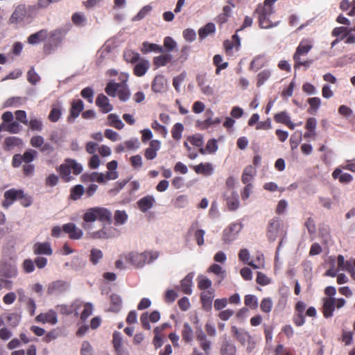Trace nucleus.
<instances>
[{
  "mask_svg": "<svg viewBox=\"0 0 355 355\" xmlns=\"http://www.w3.org/2000/svg\"><path fill=\"white\" fill-rule=\"evenodd\" d=\"M112 218L111 211L107 208L102 207H94L86 210L83 214L84 223L83 227L85 230H91L92 224L95 221L102 223H110Z\"/></svg>",
  "mask_w": 355,
  "mask_h": 355,
  "instance_id": "1",
  "label": "nucleus"
},
{
  "mask_svg": "<svg viewBox=\"0 0 355 355\" xmlns=\"http://www.w3.org/2000/svg\"><path fill=\"white\" fill-rule=\"evenodd\" d=\"M277 0H265L262 5L256 9L258 15L259 26L262 28H270L277 26L279 21H275L274 9L272 3Z\"/></svg>",
  "mask_w": 355,
  "mask_h": 355,
  "instance_id": "2",
  "label": "nucleus"
},
{
  "mask_svg": "<svg viewBox=\"0 0 355 355\" xmlns=\"http://www.w3.org/2000/svg\"><path fill=\"white\" fill-rule=\"evenodd\" d=\"M159 253L157 251H144L139 253L136 252H130L124 255L125 261L137 268H143L146 264L150 263L159 257Z\"/></svg>",
  "mask_w": 355,
  "mask_h": 355,
  "instance_id": "3",
  "label": "nucleus"
},
{
  "mask_svg": "<svg viewBox=\"0 0 355 355\" xmlns=\"http://www.w3.org/2000/svg\"><path fill=\"white\" fill-rule=\"evenodd\" d=\"M61 178L66 182L73 180L71 175V171L74 175H79L83 171V166L74 159H67L65 162L59 166L58 169Z\"/></svg>",
  "mask_w": 355,
  "mask_h": 355,
  "instance_id": "4",
  "label": "nucleus"
},
{
  "mask_svg": "<svg viewBox=\"0 0 355 355\" xmlns=\"http://www.w3.org/2000/svg\"><path fill=\"white\" fill-rule=\"evenodd\" d=\"M286 232L283 228L281 221L278 218H272L270 220L267 236L270 241H275L279 236L286 235Z\"/></svg>",
  "mask_w": 355,
  "mask_h": 355,
  "instance_id": "5",
  "label": "nucleus"
},
{
  "mask_svg": "<svg viewBox=\"0 0 355 355\" xmlns=\"http://www.w3.org/2000/svg\"><path fill=\"white\" fill-rule=\"evenodd\" d=\"M243 225L240 223H232L225 228L223 232V241L226 243H230L235 241L239 232L241 231Z\"/></svg>",
  "mask_w": 355,
  "mask_h": 355,
  "instance_id": "6",
  "label": "nucleus"
},
{
  "mask_svg": "<svg viewBox=\"0 0 355 355\" xmlns=\"http://www.w3.org/2000/svg\"><path fill=\"white\" fill-rule=\"evenodd\" d=\"M311 49L312 44L308 40H304L300 43L293 55V59L295 62V68L302 66V64H305V63H302V61H301L300 57L307 54Z\"/></svg>",
  "mask_w": 355,
  "mask_h": 355,
  "instance_id": "7",
  "label": "nucleus"
},
{
  "mask_svg": "<svg viewBox=\"0 0 355 355\" xmlns=\"http://www.w3.org/2000/svg\"><path fill=\"white\" fill-rule=\"evenodd\" d=\"M22 197V189H10L5 191L3 194L4 200L2 202V206L4 208H8L17 200Z\"/></svg>",
  "mask_w": 355,
  "mask_h": 355,
  "instance_id": "8",
  "label": "nucleus"
},
{
  "mask_svg": "<svg viewBox=\"0 0 355 355\" xmlns=\"http://www.w3.org/2000/svg\"><path fill=\"white\" fill-rule=\"evenodd\" d=\"M198 87L202 94L206 96H214L215 94L214 87L207 83L204 76L199 75L196 77Z\"/></svg>",
  "mask_w": 355,
  "mask_h": 355,
  "instance_id": "9",
  "label": "nucleus"
},
{
  "mask_svg": "<svg viewBox=\"0 0 355 355\" xmlns=\"http://www.w3.org/2000/svg\"><path fill=\"white\" fill-rule=\"evenodd\" d=\"M62 230L69 234L71 239H80L83 236V230L72 223L64 224L62 226Z\"/></svg>",
  "mask_w": 355,
  "mask_h": 355,
  "instance_id": "10",
  "label": "nucleus"
},
{
  "mask_svg": "<svg viewBox=\"0 0 355 355\" xmlns=\"http://www.w3.org/2000/svg\"><path fill=\"white\" fill-rule=\"evenodd\" d=\"M155 203V198L153 196L148 195L140 198L137 202L138 209L143 213L150 210Z\"/></svg>",
  "mask_w": 355,
  "mask_h": 355,
  "instance_id": "11",
  "label": "nucleus"
},
{
  "mask_svg": "<svg viewBox=\"0 0 355 355\" xmlns=\"http://www.w3.org/2000/svg\"><path fill=\"white\" fill-rule=\"evenodd\" d=\"M234 338L241 345H246L247 340H251V336L243 329H238L236 326H232L231 329Z\"/></svg>",
  "mask_w": 355,
  "mask_h": 355,
  "instance_id": "12",
  "label": "nucleus"
},
{
  "mask_svg": "<svg viewBox=\"0 0 355 355\" xmlns=\"http://www.w3.org/2000/svg\"><path fill=\"white\" fill-rule=\"evenodd\" d=\"M35 320L38 322L55 324L58 322L56 312L51 309L49 310L46 313L39 314Z\"/></svg>",
  "mask_w": 355,
  "mask_h": 355,
  "instance_id": "13",
  "label": "nucleus"
},
{
  "mask_svg": "<svg viewBox=\"0 0 355 355\" xmlns=\"http://www.w3.org/2000/svg\"><path fill=\"white\" fill-rule=\"evenodd\" d=\"M161 143L158 140H152L150 146L145 150L144 157L148 160H152L157 157V151L160 149Z\"/></svg>",
  "mask_w": 355,
  "mask_h": 355,
  "instance_id": "14",
  "label": "nucleus"
},
{
  "mask_svg": "<svg viewBox=\"0 0 355 355\" xmlns=\"http://www.w3.org/2000/svg\"><path fill=\"white\" fill-rule=\"evenodd\" d=\"M68 288L67 282L63 281H55L49 284L47 293L51 295L58 294L66 291Z\"/></svg>",
  "mask_w": 355,
  "mask_h": 355,
  "instance_id": "15",
  "label": "nucleus"
},
{
  "mask_svg": "<svg viewBox=\"0 0 355 355\" xmlns=\"http://www.w3.org/2000/svg\"><path fill=\"white\" fill-rule=\"evenodd\" d=\"M323 302V314L327 318L333 315L335 310V297H324Z\"/></svg>",
  "mask_w": 355,
  "mask_h": 355,
  "instance_id": "16",
  "label": "nucleus"
},
{
  "mask_svg": "<svg viewBox=\"0 0 355 355\" xmlns=\"http://www.w3.org/2000/svg\"><path fill=\"white\" fill-rule=\"evenodd\" d=\"M16 266L12 263H2L0 265V274L2 276L12 278L17 275Z\"/></svg>",
  "mask_w": 355,
  "mask_h": 355,
  "instance_id": "17",
  "label": "nucleus"
},
{
  "mask_svg": "<svg viewBox=\"0 0 355 355\" xmlns=\"http://www.w3.org/2000/svg\"><path fill=\"white\" fill-rule=\"evenodd\" d=\"M96 104L103 113H108L113 110L108 98L103 94H99L96 100Z\"/></svg>",
  "mask_w": 355,
  "mask_h": 355,
  "instance_id": "18",
  "label": "nucleus"
},
{
  "mask_svg": "<svg viewBox=\"0 0 355 355\" xmlns=\"http://www.w3.org/2000/svg\"><path fill=\"white\" fill-rule=\"evenodd\" d=\"M89 236L94 239H106L111 238L113 235L111 229L103 225L101 230L89 232Z\"/></svg>",
  "mask_w": 355,
  "mask_h": 355,
  "instance_id": "19",
  "label": "nucleus"
},
{
  "mask_svg": "<svg viewBox=\"0 0 355 355\" xmlns=\"http://www.w3.org/2000/svg\"><path fill=\"white\" fill-rule=\"evenodd\" d=\"M33 252L35 254L51 255L53 250L49 242L36 243L33 245Z\"/></svg>",
  "mask_w": 355,
  "mask_h": 355,
  "instance_id": "20",
  "label": "nucleus"
},
{
  "mask_svg": "<svg viewBox=\"0 0 355 355\" xmlns=\"http://www.w3.org/2000/svg\"><path fill=\"white\" fill-rule=\"evenodd\" d=\"M81 306V302L79 300H76L71 305H60L57 306L58 310L62 314L69 315L75 313L78 315V310Z\"/></svg>",
  "mask_w": 355,
  "mask_h": 355,
  "instance_id": "21",
  "label": "nucleus"
},
{
  "mask_svg": "<svg viewBox=\"0 0 355 355\" xmlns=\"http://www.w3.org/2000/svg\"><path fill=\"white\" fill-rule=\"evenodd\" d=\"M26 14V11L24 7L18 6L15 8L14 12H12L9 21L10 24H17L21 22Z\"/></svg>",
  "mask_w": 355,
  "mask_h": 355,
  "instance_id": "22",
  "label": "nucleus"
},
{
  "mask_svg": "<svg viewBox=\"0 0 355 355\" xmlns=\"http://www.w3.org/2000/svg\"><path fill=\"white\" fill-rule=\"evenodd\" d=\"M134 68V73L139 77L143 76L150 68V62L145 59H140L137 61Z\"/></svg>",
  "mask_w": 355,
  "mask_h": 355,
  "instance_id": "23",
  "label": "nucleus"
},
{
  "mask_svg": "<svg viewBox=\"0 0 355 355\" xmlns=\"http://www.w3.org/2000/svg\"><path fill=\"white\" fill-rule=\"evenodd\" d=\"M214 297V291L213 289L205 291L201 293L200 300L202 303V306L206 310H209L211 309Z\"/></svg>",
  "mask_w": 355,
  "mask_h": 355,
  "instance_id": "24",
  "label": "nucleus"
},
{
  "mask_svg": "<svg viewBox=\"0 0 355 355\" xmlns=\"http://www.w3.org/2000/svg\"><path fill=\"white\" fill-rule=\"evenodd\" d=\"M193 278V275L189 273L181 281L180 290L187 295L192 293Z\"/></svg>",
  "mask_w": 355,
  "mask_h": 355,
  "instance_id": "25",
  "label": "nucleus"
},
{
  "mask_svg": "<svg viewBox=\"0 0 355 355\" xmlns=\"http://www.w3.org/2000/svg\"><path fill=\"white\" fill-rule=\"evenodd\" d=\"M274 118L276 122L284 123L291 130H293L295 127V124L291 121V117L286 112H282L276 114Z\"/></svg>",
  "mask_w": 355,
  "mask_h": 355,
  "instance_id": "26",
  "label": "nucleus"
},
{
  "mask_svg": "<svg viewBox=\"0 0 355 355\" xmlns=\"http://www.w3.org/2000/svg\"><path fill=\"white\" fill-rule=\"evenodd\" d=\"M227 206L231 211L236 210L240 206L239 195L236 191H232L231 195L226 199Z\"/></svg>",
  "mask_w": 355,
  "mask_h": 355,
  "instance_id": "27",
  "label": "nucleus"
},
{
  "mask_svg": "<svg viewBox=\"0 0 355 355\" xmlns=\"http://www.w3.org/2000/svg\"><path fill=\"white\" fill-rule=\"evenodd\" d=\"M256 170L255 168L250 165L246 166L243 172L241 180L242 182L245 184H251L252 180L254 178V176L255 175Z\"/></svg>",
  "mask_w": 355,
  "mask_h": 355,
  "instance_id": "28",
  "label": "nucleus"
},
{
  "mask_svg": "<svg viewBox=\"0 0 355 355\" xmlns=\"http://www.w3.org/2000/svg\"><path fill=\"white\" fill-rule=\"evenodd\" d=\"M338 268L340 270H345L354 275V269L350 261H345L343 255H338L337 257Z\"/></svg>",
  "mask_w": 355,
  "mask_h": 355,
  "instance_id": "29",
  "label": "nucleus"
},
{
  "mask_svg": "<svg viewBox=\"0 0 355 355\" xmlns=\"http://www.w3.org/2000/svg\"><path fill=\"white\" fill-rule=\"evenodd\" d=\"M166 80L162 76H157L153 80L152 89L155 92H162L166 88Z\"/></svg>",
  "mask_w": 355,
  "mask_h": 355,
  "instance_id": "30",
  "label": "nucleus"
},
{
  "mask_svg": "<svg viewBox=\"0 0 355 355\" xmlns=\"http://www.w3.org/2000/svg\"><path fill=\"white\" fill-rule=\"evenodd\" d=\"M118 166V163L116 161L113 160L107 164V168L108 171L106 173L107 180H116L119 175L117 171H116Z\"/></svg>",
  "mask_w": 355,
  "mask_h": 355,
  "instance_id": "31",
  "label": "nucleus"
},
{
  "mask_svg": "<svg viewBox=\"0 0 355 355\" xmlns=\"http://www.w3.org/2000/svg\"><path fill=\"white\" fill-rule=\"evenodd\" d=\"M220 351L223 355H235L236 347L225 337L223 341Z\"/></svg>",
  "mask_w": 355,
  "mask_h": 355,
  "instance_id": "32",
  "label": "nucleus"
},
{
  "mask_svg": "<svg viewBox=\"0 0 355 355\" xmlns=\"http://www.w3.org/2000/svg\"><path fill=\"white\" fill-rule=\"evenodd\" d=\"M142 53L146 54L150 52H162L163 48L156 44L144 42L141 47Z\"/></svg>",
  "mask_w": 355,
  "mask_h": 355,
  "instance_id": "33",
  "label": "nucleus"
},
{
  "mask_svg": "<svg viewBox=\"0 0 355 355\" xmlns=\"http://www.w3.org/2000/svg\"><path fill=\"white\" fill-rule=\"evenodd\" d=\"M107 124L118 130H121L124 128V123L119 119V116L116 114H110L107 116Z\"/></svg>",
  "mask_w": 355,
  "mask_h": 355,
  "instance_id": "34",
  "label": "nucleus"
},
{
  "mask_svg": "<svg viewBox=\"0 0 355 355\" xmlns=\"http://www.w3.org/2000/svg\"><path fill=\"white\" fill-rule=\"evenodd\" d=\"M194 170L197 173H202L205 175H210L212 174L214 168L210 163H201L194 167Z\"/></svg>",
  "mask_w": 355,
  "mask_h": 355,
  "instance_id": "35",
  "label": "nucleus"
},
{
  "mask_svg": "<svg viewBox=\"0 0 355 355\" xmlns=\"http://www.w3.org/2000/svg\"><path fill=\"white\" fill-rule=\"evenodd\" d=\"M171 60V54H162L153 58V64L156 67H160L166 65Z\"/></svg>",
  "mask_w": 355,
  "mask_h": 355,
  "instance_id": "36",
  "label": "nucleus"
},
{
  "mask_svg": "<svg viewBox=\"0 0 355 355\" xmlns=\"http://www.w3.org/2000/svg\"><path fill=\"white\" fill-rule=\"evenodd\" d=\"M189 203V197L187 195L182 194L177 196L173 201V205L178 209L185 208Z\"/></svg>",
  "mask_w": 355,
  "mask_h": 355,
  "instance_id": "37",
  "label": "nucleus"
},
{
  "mask_svg": "<svg viewBox=\"0 0 355 355\" xmlns=\"http://www.w3.org/2000/svg\"><path fill=\"white\" fill-rule=\"evenodd\" d=\"M182 340L187 343H191L193 339V332L188 323H184L182 331Z\"/></svg>",
  "mask_w": 355,
  "mask_h": 355,
  "instance_id": "38",
  "label": "nucleus"
},
{
  "mask_svg": "<svg viewBox=\"0 0 355 355\" xmlns=\"http://www.w3.org/2000/svg\"><path fill=\"white\" fill-rule=\"evenodd\" d=\"M248 265L254 269H263L265 268V259L261 253L256 255L254 260L248 263Z\"/></svg>",
  "mask_w": 355,
  "mask_h": 355,
  "instance_id": "39",
  "label": "nucleus"
},
{
  "mask_svg": "<svg viewBox=\"0 0 355 355\" xmlns=\"http://www.w3.org/2000/svg\"><path fill=\"white\" fill-rule=\"evenodd\" d=\"M46 31L41 30L36 33L31 35L28 38V41L31 44H35L43 41L46 37Z\"/></svg>",
  "mask_w": 355,
  "mask_h": 355,
  "instance_id": "40",
  "label": "nucleus"
},
{
  "mask_svg": "<svg viewBox=\"0 0 355 355\" xmlns=\"http://www.w3.org/2000/svg\"><path fill=\"white\" fill-rule=\"evenodd\" d=\"M208 272H211L218 276L221 280L226 277V270L217 263L211 264L207 269Z\"/></svg>",
  "mask_w": 355,
  "mask_h": 355,
  "instance_id": "41",
  "label": "nucleus"
},
{
  "mask_svg": "<svg viewBox=\"0 0 355 355\" xmlns=\"http://www.w3.org/2000/svg\"><path fill=\"white\" fill-rule=\"evenodd\" d=\"M216 27L214 24L209 23L206 24L204 27L201 28L198 31L199 37L201 39H205L209 35L214 33L215 32Z\"/></svg>",
  "mask_w": 355,
  "mask_h": 355,
  "instance_id": "42",
  "label": "nucleus"
},
{
  "mask_svg": "<svg viewBox=\"0 0 355 355\" xmlns=\"http://www.w3.org/2000/svg\"><path fill=\"white\" fill-rule=\"evenodd\" d=\"M115 224L121 225L125 224L128 218V215L124 210H116L114 216Z\"/></svg>",
  "mask_w": 355,
  "mask_h": 355,
  "instance_id": "43",
  "label": "nucleus"
},
{
  "mask_svg": "<svg viewBox=\"0 0 355 355\" xmlns=\"http://www.w3.org/2000/svg\"><path fill=\"white\" fill-rule=\"evenodd\" d=\"M198 286L200 290H206L211 288L212 282L205 275H200L198 276Z\"/></svg>",
  "mask_w": 355,
  "mask_h": 355,
  "instance_id": "44",
  "label": "nucleus"
},
{
  "mask_svg": "<svg viewBox=\"0 0 355 355\" xmlns=\"http://www.w3.org/2000/svg\"><path fill=\"white\" fill-rule=\"evenodd\" d=\"M83 102L81 100H77L73 101L71 109V116H73V118L78 117L81 111L83 110Z\"/></svg>",
  "mask_w": 355,
  "mask_h": 355,
  "instance_id": "45",
  "label": "nucleus"
},
{
  "mask_svg": "<svg viewBox=\"0 0 355 355\" xmlns=\"http://www.w3.org/2000/svg\"><path fill=\"white\" fill-rule=\"evenodd\" d=\"M86 262L79 257H73L70 262V267L76 270L79 271L83 269L85 266Z\"/></svg>",
  "mask_w": 355,
  "mask_h": 355,
  "instance_id": "46",
  "label": "nucleus"
},
{
  "mask_svg": "<svg viewBox=\"0 0 355 355\" xmlns=\"http://www.w3.org/2000/svg\"><path fill=\"white\" fill-rule=\"evenodd\" d=\"M71 20L78 26H84L87 23V17L81 12H75L71 17Z\"/></svg>",
  "mask_w": 355,
  "mask_h": 355,
  "instance_id": "47",
  "label": "nucleus"
},
{
  "mask_svg": "<svg viewBox=\"0 0 355 355\" xmlns=\"http://www.w3.org/2000/svg\"><path fill=\"white\" fill-rule=\"evenodd\" d=\"M227 2L230 5L225 6L223 9V14L219 16V20L221 23L227 21V18L231 15L232 8L234 7V5L231 3L230 0H228Z\"/></svg>",
  "mask_w": 355,
  "mask_h": 355,
  "instance_id": "48",
  "label": "nucleus"
},
{
  "mask_svg": "<svg viewBox=\"0 0 355 355\" xmlns=\"http://www.w3.org/2000/svg\"><path fill=\"white\" fill-rule=\"evenodd\" d=\"M120 87V83H116L113 81H110L107 84L105 91L107 95L114 97L116 96V92L119 90Z\"/></svg>",
  "mask_w": 355,
  "mask_h": 355,
  "instance_id": "49",
  "label": "nucleus"
},
{
  "mask_svg": "<svg viewBox=\"0 0 355 355\" xmlns=\"http://www.w3.org/2000/svg\"><path fill=\"white\" fill-rule=\"evenodd\" d=\"M123 57L126 62L130 63L137 62L138 60H140L139 54L130 49L126 50L124 52Z\"/></svg>",
  "mask_w": 355,
  "mask_h": 355,
  "instance_id": "50",
  "label": "nucleus"
},
{
  "mask_svg": "<svg viewBox=\"0 0 355 355\" xmlns=\"http://www.w3.org/2000/svg\"><path fill=\"white\" fill-rule=\"evenodd\" d=\"M352 32V28L347 27H337L333 30L332 35L335 37H340V40L347 37Z\"/></svg>",
  "mask_w": 355,
  "mask_h": 355,
  "instance_id": "51",
  "label": "nucleus"
},
{
  "mask_svg": "<svg viewBox=\"0 0 355 355\" xmlns=\"http://www.w3.org/2000/svg\"><path fill=\"white\" fill-rule=\"evenodd\" d=\"M103 252L101 250L93 248L91 250L89 260L94 265H96L103 258Z\"/></svg>",
  "mask_w": 355,
  "mask_h": 355,
  "instance_id": "52",
  "label": "nucleus"
},
{
  "mask_svg": "<svg viewBox=\"0 0 355 355\" xmlns=\"http://www.w3.org/2000/svg\"><path fill=\"white\" fill-rule=\"evenodd\" d=\"M85 188L81 184H78L73 187L71 190V199L76 200L79 199L84 193Z\"/></svg>",
  "mask_w": 355,
  "mask_h": 355,
  "instance_id": "53",
  "label": "nucleus"
},
{
  "mask_svg": "<svg viewBox=\"0 0 355 355\" xmlns=\"http://www.w3.org/2000/svg\"><path fill=\"white\" fill-rule=\"evenodd\" d=\"M245 304L252 309H256L258 307V299L254 295H247L245 297Z\"/></svg>",
  "mask_w": 355,
  "mask_h": 355,
  "instance_id": "54",
  "label": "nucleus"
},
{
  "mask_svg": "<svg viewBox=\"0 0 355 355\" xmlns=\"http://www.w3.org/2000/svg\"><path fill=\"white\" fill-rule=\"evenodd\" d=\"M118 96L121 101H126L130 96V92L126 85H121L118 90Z\"/></svg>",
  "mask_w": 355,
  "mask_h": 355,
  "instance_id": "55",
  "label": "nucleus"
},
{
  "mask_svg": "<svg viewBox=\"0 0 355 355\" xmlns=\"http://www.w3.org/2000/svg\"><path fill=\"white\" fill-rule=\"evenodd\" d=\"M270 75L271 71L269 69H264L259 72L257 75V86L260 87L263 85L268 80Z\"/></svg>",
  "mask_w": 355,
  "mask_h": 355,
  "instance_id": "56",
  "label": "nucleus"
},
{
  "mask_svg": "<svg viewBox=\"0 0 355 355\" xmlns=\"http://www.w3.org/2000/svg\"><path fill=\"white\" fill-rule=\"evenodd\" d=\"M110 300L112 302V311L114 312L119 311L122 302L121 297L118 295L113 294L110 296Z\"/></svg>",
  "mask_w": 355,
  "mask_h": 355,
  "instance_id": "57",
  "label": "nucleus"
},
{
  "mask_svg": "<svg viewBox=\"0 0 355 355\" xmlns=\"http://www.w3.org/2000/svg\"><path fill=\"white\" fill-rule=\"evenodd\" d=\"M264 64L265 63L263 61V56L257 55V56L254 57L253 58V60H252V62L250 63V68L252 70L257 71L259 69H260L261 67H262L263 66H264Z\"/></svg>",
  "mask_w": 355,
  "mask_h": 355,
  "instance_id": "58",
  "label": "nucleus"
},
{
  "mask_svg": "<svg viewBox=\"0 0 355 355\" xmlns=\"http://www.w3.org/2000/svg\"><path fill=\"white\" fill-rule=\"evenodd\" d=\"M272 307V301L270 297H266L262 300L260 304L261 311L264 313H270Z\"/></svg>",
  "mask_w": 355,
  "mask_h": 355,
  "instance_id": "59",
  "label": "nucleus"
},
{
  "mask_svg": "<svg viewBox=\"0 0 355 355\" xmlns=\"http://www.w3.org/2000/svg\"><path fill=\"white\" fill-rule=\"evenodd\" d=\"M124 145L128 150H137L140 147V143L137 138H131L130 139L125 141Z\"/></svg>",
  "mask_w": 355,
  "mask_h": 355,
  "instance_id": "60",
  "label": "nucleus"
},
{
  "mask_svg": "<svg viewBox=\"0 0 355 355\" xmlns=\"http://www.w3.org/2000/svg\"><path fill=\"white\" fill-rule=\"evenodd\" d=\"M27 80L32 85H36L40 80V76L31 68L27 73Z\"/></svg>",
  "mask_w": 355,
  "mask_h": 355,
  "instance_id": "61",
  "label": "nucleus"
},
{
  "mask_svg": "<svg viewBox=\"0 0 355 355\" xmlns=\"http://www.w3.org/2000/svg\"><path fill=\"white\" fill-rule=\"evenodd\" d=\"M184 126L180 123H177L173 128L172 136L175 139L179 140L182 137Z\"/></svg>",
  "mask_w": 355,
  "mask_h": 355,
  "instance_id": "62",
  "label": "nucleus"
},
{
  "mask_svg": "<svg viewBox=\"0 0 355 355\" xmlns=\"http://www.w3.org/2000/svg\"><path fill=\"white\" fill-rule=\"evenodd\" d=\"M152 10V7L150 5H147L144 6L138 13L132 18V21H139L145 17L146 15H148L150 10Z\"/></svg>",
  "mask_w": 355,
  "mask_h": 355,
  "instance_id": "63",
  "label": "nucleus"
},
{
  "mask_svg": "<svg viewBox=\"0 0 355 355\" xmlns=\"http://www.w3.org/2000/svg\"><path fill=\"white\" fill-rule=\"evenodd\" d=\"M81 355H93V347L88 341H84L82 343Z\"/></svg>",
  "mask_w": 355,
  "mask_h": 355,
  "instance_id": "64",
  "label": "nucleus"
}]
</instances>
